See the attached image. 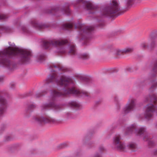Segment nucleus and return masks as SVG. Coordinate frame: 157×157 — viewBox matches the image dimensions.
<instances>
[{"label":"nucleus","instance_id":"f257e3e1","mask_svg":"<svg viewBox=\"0 0 157 157\" xmlns=\"http://www.w3.org/2000/svg\"><path fill=\"white\" fill-rule=\"evenodd\" d=\"M18 55L20 60L22 63L29 61L32 56L31 52L27 50L9 47L4 50L0 52V63L10 70L14 68L13 64L10 62L8 58Z\"/></svg>","mask_w":157,"mask_h":157},{"label":"nucleus","instance_id":"f03ea898","mask_svg":"<svg viewBox=\"0 0 157 157\" xmlns=\"http://www.w3.org/2000/svg\"><path fill=\"white\" fill-rule=\"evenodd\" d=\"M70 94H73L79 96H89L90 93L84 91H81L75 89V88H63L61 92H59L53 90L51 93L50 96L48 97L49 103L43 104L41 106V109L42 111H44L50 107L54 108L58 110L60 109L59 105H56L54 101L56 100L57 98L66 96Z\"/></svg>","mask_w":157,"mask_h":157},{"label":"nucleus","instance_id":"7ed1b4c3","mask_svg":"<svg viewBox=\"0 0 157 157\" xmlns=\"http://www.w3.org/2000/svg\"><path fill=\"white\" fill-rule=\"evenodd\" d=\"M120 10V7L118 2L116 0H113L109 5L102 8L101 14L104 17H113Z\"/></svg>","mask_w":157,"mask_h":157},{"label":"nucleus","instance_id":"20e7f679","mask_svg":"<svg viewBox=\"0 0 157 157\" xmlns=\"http://www.w3.org/2000/svg\"><path fill=\"white\" fill-rule=\"evenodd\" d=\"M46 81L47 83L55 81L60 85L64 86H69L73 82L72 79L70 77L64 75L61 76L60 79L58 80L57 79V75L55 73L50 75Z\"/></svg>","mask_w":157,"mask_h":157},{"label":"nucleus","instance_id":"39448f33","mask_svg":"<svg viewBox=\"0 0 157 157\" xmlns=\"http://www.w3.org/2000/svg\"><path fill=\"white\" fill-rule=\"evenodd\" d=\"M68 53L71 55L76 56L78 58L83 60H87L90 58V56L87 53H77L74 45L70 46Z\"/></svg>","mask_w":157,"mask_h":157},{"label":"nucleus","instance_id":"423d86ee","mask_svg":"<svg viewBox=\"0 0 157 157\" xmlns=\"http://www.w3.org/2000/svg\"><path fill=\"white\" fill-rule=\"evenodd\" d=\"M67 43V40H51L49 41H44L43 47L45 49L48 48L51 45L55 47H60Z\"/></svg>","mask_w":157,"mask_h":157},{"label":"nucleus","instance_id":"0eeeda50","mask_svg":"<svg viewBox=\"0 0 157 157\" xmlns=\"http://www.w3.org/2000/svg\"><path fill=\"white\" fill-rule=\"evenodd\" d=\"M33 119L35 121L40 124L47 123H55L57 122V121L55 119L50 117L45 118L43 117L37 116L34 117Z\"/></svg>","mask_w":157,"mask_h":157},{"label":"nucleus","instance_id":"6e6552de","mask_svg":"<svg viewBox=\"0 0 157 157\" xmlns=\"http://www.w3.org/2000/svg\"><path fill=\"white\" fill-rule=\"evenodd\" d=\"M113 144L115 147L118 150L124 151L125 148L124 145L121 140V137L119 135L115 136L113 138Z\"/></svg>","mask_w":157,"mask_h":157},{"label":"nucleus","instance_id":"1a4fd4ad","mask_svg":"<svg viewBox=\"0 0 157 157\" xmlns=\"http://www.w3.org/2000/svg\"><path fill=\"white\" fill-rule=\"evenodd\" d=\"M94 29V27L92 26H87L82 29L81 33L82 38L88 39L90 38V35Z\"/></svg>","mask_w":157,"mask_h":157},{"label":"nucleus","instance_id":"9d476101","mask_svg":"<svg viewBox=\"0 0 157 157\" xmlns=\"http://www.w3.org/2000/svg\"><path fill=\"white\" fill-rule=\"evenodd\" d=\"M135 101V99H132L130 102L127 104L125 108L124 109L122 113L124 114H126L133 110L136 105Z\"/></svg>","mask_w":157,"mask_h":157},{"label":"nucleus","instance_id":"9b49d317","mask_svg":"<svg viewBox=\"0 0 157 157\" xmlns=\"http://www.w3.org/2000/svg\"><path fill=\"white\" fill-rule=\"evenodd\" d=\"M32 25L33 26L38 29H44L48 27V25L42 23H38L35 21H33L31 22Z\"/></svg>","mask_w":157,"mask_h":157},{"label":"nucleus","instance_id":"f8f14e48","mask_svg":"<svg viewBox=\"0 0 157 157\" xmlns=\"http://www.w3.org/2000/svg\"><path fill=\"white\" fill-rule=\"evenodd\" d=\"M54 67L56 71H60L63 72L67 71L68 69L65 67L62 66L59 64H53L50 67V68Z\"/></svg>","mask_w":157,"mask_h":157},{"label":"nucleus","instance_id":"ddd939ff","mask_svg":"<svg viewBox=\"0 0 157 157\" xmlns=\"http://www.w3.org/2000/svg\"><path fill=\"white\" fill-rule=\"evenodd\" d=\"M143 134H146L144 137V140H148L150 139L148 137V134H147L145 128H141L137 131V135H140Z\"/></svg>","mask_w":157,"mask_h":157},{"label":"nucleus","instance_id":"4468645a","mask_svg":"<svg viewBox=\"0 0 157 157\" xmlns=\"http://www.w3.org/2000/svg\"><path fill=\"white\" fill-rule=\"evenodd\" d=\"M86 6L87 10H95L98 8V6L94 5L89 2H86Z\"/></svg>","mask_w":157,"mask_h":157},{"label":"nucleus","instance_id":"2eb2a0df","mask_svg":"<svg viewBox=\"0 0 157 157\" xmlns=\"http://www.w3.org/2000/svg\"><path fill=\"white\" fill-rule=\"evenodd\" d=\"M126 147L131 150L132 152L136 151L137 150V146L134 143H130L127 145Z\"/></svg>","mask_w":157,"mask_h":157},{"label":"nucleus","instance_id":"dca6fc26","mask_svg":"<svg viewBox=\"0 0 157 157\" xmlns=\"http://www.w3.org/2000/svg\"><path fill=\"white\" fill-rule=\"evenodd\" d=\"M69 5L68 3H66L65 6H63L62 9V11L63 13L68 14L70 12L69 8Z\"/></svg>","mask_w":157,"mask_h":157},{"label":"nucleus","instance_id":"f3484780","mask_svg":"<svg viewBox=\"0 0 157 157\" xmlns=\"http://www.w3.org/2000/svg\"><path fill=\"white\" fill-rule=\"evenodd\" d=\"M73 26L72 24L66 23L63 25L62 29L63 30H68L71 29Z\"/></svg>","mask_w":157,"mask_h":157},{"label":"nucleus","instance_id":"a211bd4d","mask_svg":"<svg viewBox=\"0 0 157 157\" xmlns=\"http://www.w3.org/2000/svg\"><path fill=\"white\" fill-rule=\"evenodd\" d=\"M68 104L71 107L78 108L80 106L79 104L76 101H71L69 102Z\"/></svg>","mask_w":157,"mask_h":157},{"label":"nucleus","instance_id":"6ab92c4d","mask_svg":"<svg viewBox=\"0 0 157 157\" xmlns=\"http://www.w3.org/2000/svg\"><path fill=\"white\" fill-rule=\"evenodd\" d=\"M47 93L46 91H43L40 92H37L35 95V97L36 98H39L41 97Z\"/></svg>","mask_w":157,"mask_h":157},{"label":"nucleus","instance_id":"aec40b11","mask_svg":"<svg viewBox=\"0 0 157 157\" xmlns=\"http://www.w3.org/2000/svg\"><path fill=\"white\" fill-rule=\"evenodd\" d=\"M36 106L33 104H32L29 105L26 109V110L28 112L32 111V110L35 108Z\"/></svg>","mask_w":157,"mask_h":157},{"label":"nucleus","instance_id":"412c9836","mask_svg":"<svg viewBox=\"0 0 157 157\" xmlns=\"http://www.w3.org/2000/svg\"><path fill=\"white\" fill-rule=\"evenodd\" d=\"M136 128L135 124H132L131 126L128 127L127 128V130L128 132H133L134 131H136Z\"/></svg>","mask_w":157,"mask_h":157},{"label":"nucleus","instance_id":"4be33fe9","mask_svg":"<svg viewBox=\"0 0 157 157\" xmlns=\"http://www.w3.org/2000/svg\"><path fill=\"white\" fill-rule=\"evenodd\" d=\"M133 51V49L131 48H126L123 49V54H128L132 52Z\"/></svg>","mask_w":157,"mask_h":157},{"label":"nucleus","instance_id":"5701e85b","mask_svg":"<svg viewBox=\"0 0 157 157\" xmlns=\"http://www.w3.org/2000/svg\"><path fill=\"white\" fill-rule=\"evenodd\" d=\"M115 54L117 55L123 54V49H116L115 50Z\"/></svg>","mask_w":157,"mask_h":157},{"label":"nucleus","instance_id":"b1692460","mask_svg":"<svg viewBox=\"0 0 157 157\" xmlns=\"http://www.w3.org/2000/svg\"><path fill=\"white\" fill-rule=\"evenodd\" d=\"M151 82V86L149 89V90H150V91H152V90L154 89L157 86V82L153 81Z\"/></svg>","mask_w":157,"mask_h":157},{"label":"nucleus","instance_id":"393cba45","mask_svg":"<svg viewBox=\"0 0 157 157\" xmlns=\"http://www.w3.org/2000/svg\"><path fill=\"white\" fill-rule=\"evenodd\" d=\"M67 144L63 143L58 145L57 147V148L58 149H59L63 148L65 147H66L67 146Z\"/></svg>","mask_w":157,"mask_h":157},{"label":"nucleus","instance_id":"a878e982","mask_svg":"<svg viewBox=\"0 0 157 157\" xmlns=\"http://www.w3.org/2000/svg\"><path fill=\"white\" fill-rule=\"evenodd\" d=\"M45 56L44 54H41L40 55L39 57V60L40 61H42L44 60Z\"/></svg>","mask_w":157,"mask_h":157},{"label":"nucleus","instance_id":"bb28decb","mask_svg":"<svg viewBox=\"0 0 157 157\" xmlns=\"http://www.w3.org/2000/svg\"><path fill=\"white\" fill-rule=\"evenodd\" d=\"M153 71L155 72H157V61L154 63Z\"/></svg>","mask_w":157,"mask_h":157},{"label":"nucleus","instance_id":"cd10ccee","mask_svg":"<svg viewBox=\"0 0 157 157\" xmlns=\"http://www.w3.org/2000/svg\"><path fill=\"white\" fill-rule=\"evenodd\" d=\"M141 47L143 49H145L146 48L148 47L147 44L145 43H143L141 44Z\"/></svg>","mask_w":157,"mask_h":157},{"label":"nucleus","instance_id":"c85d7f7f","mask_svg":"<svg viewBox=\"0 0 157 157\" xmlns=\"http://www.w3.org/2000/svg\"><path fill=\"white\" fill-rule=\"evenodd\" d=\"M7 18V17L4 14H0V20L5 19Z\"/></svg>","mask_w":157,"mask_h":157},{"label":"nucleus","instance_id":"c756f323","mask_svg":"<svg viewBox=\"0 0 157 157\" xmlns=\"http://www.w3.org/2000/svg\"><path fill=\"white\" fill-rule=\"evenodd\" d=\"M148 144L149 145L153 146L154 145V142L152 140H148Z\"/></svg>","mask_w":157,"mask_h":157},{"label":"nucleus","instance_id":"7c9ffc66","mask_svg":"<svg viewBox=\"0 0 157 157\" xmlns=\"http://www.w3.org/2000/svg\"><path fill=\"white\" fill-rule=\"evenodd\" d=\"M155 41L153 40L151 41V47L152 48L153 47L155 46Z\"/></svg>","mask_w":157,"mask_h":157},{"label":"nucleus","instance_id":"2f4dec72","mask_svg":"<svg viewBox=\"0 0 157 157\" xmlns=\"http://www.w3.org/2000/svg\"><path fill=\"white\" fill-rule=\"evenodd\" d=\"M127 4L128 6L131 5V3L132 2L133 0H127Z\"/></svg>","mask_w":157,"mask_h":157},{"label":"nucleus","instance_id":"473e14b6","mask_svg":"<svg viewBox=\"0 0 157 157\" xmlns=\"http://www.w3.org/2000/svg\"><path fill=\"white\" fill-rule=\"evenodd\" d=\"M22 29L23 31L25 32H28V30H27V29L25 27H22Z\"/></svg>","mask_w":157,"mask_h":157},{"label":"nucleus","instance_id":"72a5a7b5","mask_svg":"<svg viewBox=\"0 0 157 157\" xmlns=\"http://www.w3.org/2000/svg\"><path fill=\"white\" fill-rule=\"evenodd\" d=\"M10 87L12 88H13L15 86V84L13 83H11L10 84Z\"/></svg>","mask_w":157,"mask_h":157},{"label":"nucleus","instance_id":"f704fd0d","mask_svg":"<svg viewBox=\"0 0 157 157\" xmlns=\"http://www.w3.org/2000/svg\"><path fill=\"white\" fill-rule=\"evenodd\" d=\"M84 81L85 82H89L90 81V79L89 78H86L84 79Z\"/></svg>","mask_w":157,"mask_h":157},{"label":"nucleus","instance_id":"c9c22d12","mask_svg":"<svg viewBox=\"0 0 157 157\" xmlns=\"http://www.w3.org/2000/svg\"><path fill=\"white\" fill-rule=\"evenodd\" d=\"M99 150L100 151L105 150V148L102 146H100L99 147Z\"/></svg>","mask_w":157,"mask_h":157},{"label":"nucleus","instance_id":"e433bc0d","mask_svg":"<svg viewBox=\"0 0 157 157\" xmlns=\"http://www.w3.org/2000/svg\"><path fill=\"white\" fill-rule=\"evenodd\" d=\"M153 153L154 155H157V149L154 150Z\"/></svg>","mask_w":157,"mask_h":157},{"label":"nucleus","instance_id":"4c0bfd02","mask_svg":"<svg viewBox=\"0 0 157 157\" xmlns=\"http://www.w3.org/2000/svg\"><path fill=\"white\" fill-rule=\"evenodd\" d=\"M3 77L2 76H0V82L2 81L3 79Z\"/></svg>","mask_w":157,"mask_h":157},{"label":"nucleus","instance_id":"58836bf2","mask_svg":"<svg viewBox=\"0 0 157 157\" xmlns=\"http://www.w3.org/2000/svg\"><path fill=\"white\" fill-rule=\"evenodd\" d=\"M94 157H101V156L99 154H97L95 155Z\"/></svg>","mask_w":157,"mask_h":157},{"label":"nucleus","instance_id":"ea45409f","mask_svg":"<svg viewBox=\"0 0 157 157\" xmlns=\"http://www.w3.org/2000/svg\"><path fill=\"white\" fill-rule=\"evenodd\" d=\"M59 52L62 53H64V51L63 50V49H62V50H61Z\"/></svg>","mask_w":157,"mask_h":157},{"label":"nucleus","instance_id":"a19ab883","mask_svg":"<svg viewBox=\"0 0 157 157\" xmlns=\"http://www.w3.org/2000/svg\"><path fill=\"white\" fill-rule=\"evenodd\" d=\"M3 29H5V30H6L7 29V28H6L5 27H3L2 28Z\"/></svg>","mask_w":157,"mask_h":157},{"label":"nucleus","instance_id":"79ce46f5","mask_svg":"<svg viewBox=\"0 0 157 157\" xmlns=\"http://www.w3.org/2000/svg\"><path fill=\"white\" fill-rule=\"evenodd\" d=\"M51 71L52 72H54V71H55L53 70H51Z\"/></svg>","mask_w":157,"mask_h":157},{"label":"nucleus","instance_id":"37998d69","mask_svg":"<svg viewBox=\"0 0 157 157\" xmlns=\"http://www.w3.org/2000/svg\"><path fill=\"white\" fill-rule=\"evenodd\" d=\"M102 25H102H99V26H102V25Z\"/></svg>","mask_w":157,"mask_h":157},{"label":"nucleus","instance_id":"c03bdc74","mask_svg":"<svg viewBox=\"0 0 157 157\" xmlns=\"http://www.w3.org/2000/svg\"><path fill=\"white\" fill-rule=\"evenodd\" d=\"M154 76H155V75H153V77H154Z\"/></svg>","mask_w":157,"mask_h":157}]
</instances>
